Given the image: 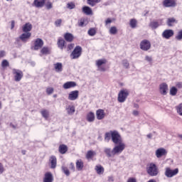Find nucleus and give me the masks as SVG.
I'll return each instance as SVG.
<instances>
[{"mask_svg":"<svg viewBox=\"0 0 182 182\" xmlns=\"http://www.w3.org/2000/svg\"><path fill=\"white\" fill-rule=\"evenodd\" d=\"M105 63H106L105 60H98L96 61V65L100 72H105V70H106V69L104 67H102V65H105Z\"/></svg>","mask_w":182,"mask_h":182,"instance_id":"16","label":"nucleus"},{"mask_svg":"<svg viewBox=\"0 0 182 182\" xmlns=\"http://www.w3.org/2000/svg\"><path fill=\"white\" fill-rule=\"evenodd\" d=\"M58 46L60 49H63L65 48V40L63 39H58Z\"/></svg>","mask_w":182,"mask_h":182,"instance_id":"39","label":"nucleus"},{"mask_svg":"<svg viewBox=\"0 0 182 182\" xmlns=\"http://www.w3.org/2000/svg\"><path fill=\"white\" fill-rule=\"evenodd\" d=\"M42 46H43V40L41 38H36L34 41V46L31 47V49L39 50V49H41Z\"/></svg>","mask_w":182,"mask_h":182,"instance_id":"8","label":"nucleus"},{"mask_svg":"<svg viewBox=\"0 0 182 182\" xmlns=\"http://www.w3.org/2000/svg\"><path fill=\"white\" fill-rule=\"evenodd\" d=\"M14 28H15V21H11V29H14Z\"/></svg>","mask_w":182,"mask_h":182,"instance_id":"62","label":"nucleus"},{"mask_svg":"<svg viewBox=\"0 0 182 182\" xmlns=\"http://www.w3.org/2000/svg\"><path fill=\"white\" fill-rule=\"evenodd\" d=\"M177 88L176 87H172L170 89V95L171 96H176V95H177Z\"/></svg>","mask_w":182,"mask_h":182,"instance_id":"44","label":"nucleus"},{"mask_svg":"<svg viewBox=\"0 0 182 182\" xmlns=\"http://www.w3.org/2000/svg\"><path fill=\"white\" fill-rule=\"evenodd\" d=\"M127 182H137V181H136V178H129L127 180Z\"/></svg>","mask_w":182,"mask_h":182,"instance_id":"58","label":"nucleus"},{"mask_svg":"<svg viewBox=\"0 0 182 182\" xmlns=\"http://www.w3.org/2000/svg\"><path fill=\"white\" fill-rule=\"evenodd\" d=\"M109 32L110 35H116V33H117V28L116 26H112L109 28Z\"/></svg>","mask_w":182,"mask_h":182,"instance_id":"41","label":"nucleus"},{"mask_svg":"<svg viewBox=\"0 0 182 182\" xmlns=\"http://www.w3.org/2000/svg\"><path fill=\"white\" fill-rule=\"evenodd\" d=\"M61 170H62L63 173H64V174H65V176H67V177H69V176H70V171H69V168H68V167L63 166L61 167Z\"/></svg>","mask_w":182,"mask_h":182,"instance_id":"38","label":"nucleus"},{"mask_svg":"<svg viewBox=\"0 0 182 182\" xmlns=\"http://www.w3.org/2000/svg\"><path fill=\"white\" fill-rule=\"evenodd\" d=\"M13 75L14 76L15 82H21L22 77H23V73L18 69H13Z\"/></svg>","mask_w":182,"mask_h":182,"instance_id":"7","label":"nucleus"},{"mask_svg":"<svg viewBox=\"0 0 182 182\" xmlns=\"http://www.w3.org/2000/svg\"><path fill=\"white\" fill-rule=\"evenodd\" d=\"M132 114H134V116H139V111L134 110Z\"/></svg>","mask_w":182,"mask_h":182,"instance_id":"61","label":"nucleus"},{"mask_svg":"<svg viewBox=\"0 0 182 182\" xmlns=\"http://www.w3.org/2000/svg\"><path fill=\"white\" fill-rule=\"evenodd\" d=\"M112 132L113 131L106 132L105 134V141H106L107 143H109V141H110V139H112Z\"/></svg>","mask_w":182,"mask_h":182,"instance_id":"34","label":"nucleus"},{"mask_svg":"<svg viewBox=\"0 0 182 182\" xmlns=\"http://www.w3.org/2000/svg\"><path fill=\"white\" fill-rule=\"evenodd\" d=\"M58 150L60 153V154H66V151H68V146L65 144L60 145Z\"/></svg>","mask_w":182,"mask_h":182,"instance_id":"27","label":"nucleus"},{"mask_svg":"<svg viewBox=\"0 0 182 182\" xmlns=\"http://www.w3.org/2000/svg\"><path fill=\"white\" fill-rule=\"evenodd\" d=\"M65 110H67L68 114L72 115L73 113H75V106L73 105H68L65 107Z\"/></svg>","mask_w":182,"mask_h":182,"instance_id":"25","label":"nucleus"},{"mask_svg":"<svg viewBox=\"0 0 182 182\" xmlns=\"http://www.w3.org/2000/svg\"><path fill=\"white\" fill-rule=\"evenodd\" d=\"M176 87H178V89H182V82H178Z\"/></svg>","mask_w":182,"mask_h":182,"instance_id":"60","label":"nucleus"},{"mask_svg":"<svg viewBox=\"0 0 182 182\" xmlns=\"http://www.w3.org/2000/svg\"><path fill=\"white\" fill-rule=\"evenodd\" d=\"M95 170L99 176H102L105 173V168L102 166V165H96L95 167Z\"/></svg>","mask_w":182,"mask_h":182,"instance_id":"21","label":"nucleus"},{"mask_svg":"<svg viewBox=\"0 0 182 182\" xmlns=\"http://www.w3.org/2000/svg\"><path fill=\"white\" fill-rule=\"evenodd\" d=\"M155 156L157 159H161L163 156H167V150L164 148H159L155 151Z\"/></svg>","mask_w":182,"mask_h":182,"instance_id":"11","label":"nucleus"},{"mask_svg":"<svg viewBox=\"0 0 182 182\" xmlns=\"http://www.w3.org/2000/svg\"><path fill=\"white\" fill-rule=\"evenodd\" d=\"M166 23L168 26H173L174 23H177V21H176V18H168Z\"/></svg>","mask_w":182,"mask_h":182,"instance_id":"35","label":"nucleus"},{"mask_svg":"<svg viewBox=\"0 0 182 182\" xmlns=\"http://www.w3.org/2000/svg\"><path fill=\"white\" fill-rule=\"evenodd\" d=\"M53 7V4H52V2L48 1V2L46 3V8L47 9H52Z\"/></svg>","mask_w":182,"mask_h":182,"instance_id":"48","label":"nucleus"},{"mask_svg":"<svg viewBox=\"0 0 182 182\" xmlns=\"http://www.w3.org/2000/svg\"><path fill=\"white\" fill-rule=\"evenodd\" d=\"M43 182H53V175L50 172H47L44 175Z\"/></svg>","mask_w":182,"mask_h":182,"instance_id":"17","label":"nucleus"},{"mask_svg":"<svg viewBox=\"0 0 182 182\" xmlns=\"http://www.w3.org/2000/svg\"><path fill=\"white\" fill-rule=\"evenodd\" d=\"M87 33L90 36H95L96 35V28H91L88 30Z\"/></svg>","mask_w":182,"mask_h":182,"instance_id":"43","label":"nucleus"},{"mask_svg":"<svg viewBox=\"0 0 182 182\" xmlns=\"http://www.w3.org/2000/svg\"><path fill=\"white\" fill-rule=\"evenodd\" d=\"M1 66L3 68H6V66H9V63L6 60H4L1 63Z\"/></svg>","mask_w":182,"mask_h":182,"instance_id":"49","label":"nucleus"},{"mask_svg":"<svg viewBox=\"0 0 182 182\" xmlns=\"http://www.w3.org/2000/svg\"><path fill=\"white\" fill-rule=\"evenodd\" d=\"M69 168H70V170H72V171H75V164H73V163H70Z\"/></svg>","mask_w":182,"mask_h":182,"instance_id":"54","label":"nucleus"},{"mask_svg":"<svg viewBox=\"0 0 182 182\" xmlns=\"http://www.w3.org/2000/svg\"><path fill=\"white\" fill-rule=\"evenodd\" d=\"M50 167L52 168H56V165H57V159L56 156H52L50 158Z\"/></svg>","mask_w":182,"mask_h":182,"instance_id":"23","label":"nucleus"},{"mask_svg":"<svg viewBox=\"0 0 182 182\" xmlns=\"http://www.w3.org/2000/svg\"><path fill=\"white\" fill-rule=\"evenodd\" d=\"M176 113L179 115V116H182V103L178 105L176 107Z\"/></svg>","mask_w":182,"mask_h":182,"instance_id":"40","label":"nucleus"},{"mask_svg":"<svg viewBox=\"0 0 182 182\" xmlns=\"http://www.w3.org/2000/svg\"><path fill=\"white\" fill-rule=\"evenodd\" d=\"M75 4L73 3H68L67 4V8H68V9H75Z\"/></svg>","mask_w":182,"mask_h":182,"instance_id":"52","label":"nucleus"},{"mask_svg":"<svg viewBox=\"0 0 182 182\" xmlns=\"http://www.w3.org/2000/svg\"><path fill=\"white\" fill-rule=\"evenodd\" d=\"M129 26L132 29H134V28H137V20L136 18H132L129 21Z\"/></svg>","mask_w":182,"mask_h":182,"instance_id":"30","label":"nucleus"},{"mask_svg":"<svg viewBox=\"0 0 182 182\" xmlns=\"http://www.w3.org/2000/svg\"><path fill=\"white\" fill-rule=\"evenodd\" d=\"M174 35V31L171 29H167L164 31L162 33V37L164 38V39H170L171 36Z\"/></svg>","mask_w":182,"mask_h":182,"instance_id":"14","label":"nucleus"},{"mask_svg":"<svg viewBox=\"0 0 182 182\" xmlns=\"http://www.w3.org/2000/svg\"><path fill=\"white\" fill-rule=\"evenodd\" d=\"M146 137L148 139H151V137H153V135L151 134H149L146 135Z\"/></svg>","mask_w":182,"mask_h":182,"instance_id":"63","label":"nucleus"},{"mask_svg":"<svg viewBox=\"0 0 182 182\" xmlns=\"http://www.w3.org/2000/svg\"><path fill=\"white\" fill-rule=\"evenodd\" d=\"M82 12L85 14V15H92V9L87 6L82 7Z\"/></svg>","mask_w":182,"mask_h":182,"instance_id":"28","label":"nucleus"},{"mask_svg":"<svg viewBox=\"0 0 182 182\" xmlns=\"http://www.w3.org/2000/svg\"><path fill=\"white\" fill-rule=\"evenodd\" d=\"M112 141L114 144H117L115 146H122V150L126 149V144L123 142V139H122V136L119 134V132L117 130H114L112 132Z\"/></svg>","mask_w":182,"mask_h":182,"instance_id":"2","label":"nucleus"},{"mask_svg":"<svg viewBox=\"0 0 182 182\" xmlns=\"http://www.w3.org/2000/svg\"><path fill=\"white\" fill-rule=\"evenodd\" d=\"M6 55V53L4 50H1L0 51V59H1V58L5 57Z\"/></svg>","mask_w":182,"mask_h":182,"instance_id":"55","label":"nucleus"},{"mask_svg":"<svg viewBox=\"0 0 182 182\" xmlns=\"http://www.w3.org/2000/svg\"><path fill=\"white\" fill-rule=\"evenodd\" d=\"M112 22V20L110 18H107L106 21H105V25L107 26L109 25V23H110Z\"/></svg>","mask_w":182,"mask_h":182,"instance_id":"59","label":"nucleus"},{"mask_svg":"<svg viewBox=\"0 0 182 182\" xmlns=\"http://www.w3.org/2000/svg\"><path fill=\"white\" fill-rule=\"evenodd\" d=\"M87 120L90 123H92V122H95V113L90 112L87 114Z\"/></svg>","mask_w":182,"mask_h":182,"instance_id":"29","label":"nucleus"},{"mask_svg":"<svg viewBox=\"0 0 182 182\" xmlns=\"http://www.w3.org/2000/svg\"><path fill=\"white\" fill-rule=\"evenodd\" d=\"M5 171V168H4V165L2 164H0V174H2Z\"/></svg>","mask_w":182,"mask_h":182,"instance_id":"56","label":"nucleus"},{"mask_svg":"<svg viewBox=\"0 0 182 182\" xmlns=\"http://www.w3.org/2000/svg\"><path fill=\"white\" fill-rule=\"evenodd\" d=\"M149 26L151 28V29H157V28L160 26V24L158 21H151L149 23Z\"/></svg>","mask_w":182,"mask_h":182,"instance_id":"37","label":"nucleus"},{"mask_svg":"<svg viewBox=\"0 0 182 182\" xmlns=\"http://www.w3.org/2000/svg\"><path fill=\"white\" fill-rule=\"evenodd\" d=\"M175 39H176V41L182 40V30L178 32V34L176 36Z\"/></svg>","mask_w":182,"mask_h":182,"instance_id":"47","label":"nucleus"},{"mask_svg":"<svg viewBox=\"0 0 182 182\" xmlns=\"http://www.w3.org/2000/svg\"><path fill=\"white\" fill-rule=\"evenodd\" d=\"M82 56V47L77 46L70 55V59H79Z\"/></svg>","mask_w":182,"mask_h":182,"instance_id":"5","label":"nucleus"},{"mask_svg":"<svg viewBox=\"0 0 182 182\" xmlns=\"http://www.w3.org/2000/svg\"><path fill=\"white\" fill-rule=\"evenodd\" d=\"M41 113L44 119H48V117H49V111L47 109L41 110Z\"/></svg>","mask_w":182,"mask_h":182,"instance_id":"42","label":"nucleus"},{"mask_svg":"<svg viewBox=\"0 0 182 182\" xmlns=\"http://www.w3.org/2000/svg\"><path fill=\"white\" fill-rule=\"evenodd\" d=\"M32 31V24L30 23H26L23 26V32L26 33H29Z\"/></svg>","mask_w":182,"mask_h":182,"instance_id":"24","label":"nucleus"},{"mask_svg":"<svg viewBox=\"0 0 182 182\" xmlns=\"http://www.w3.org/2000/svg\"><path fill=\"white\" fill-rule=\"evenodd\" d=\"M123 146H115L112 149L111 148L105 147L104 149V153H105L107 157H114V156L122 154L123 153Z\"/></svg>","mask_w":182,"mask_h":182,"instance_id":"1","label":"nucleus"},{"mask_svg":"<svg viewBox=\"0 0 182 182\" xmlns=\"http://www.w3.org/2000/svg\"><path fill=\"white\" fill-rule=\"evenodd\" d=\"M102 0H87V4L90 6H95L97 4H100Z\"/></svg>","mask_w":182,"mask_h":182,"instance_id":"32","label":"nucleus"},{"mask_svg":"<svg viewBox=\"0 0 182 182\" xmlns=\"http://www.w3.org/2000/svg\"><path fill=\"white\" fill-rule=\"evenodd\" d=\"M62 23V19H58L55 22V26H60Z\"/></svg>","mask_w":182,"mask_h":182,"instance_id":"53","label":"nucleus"},{"mask_svg":"<svg viewBox=\"0 0 182 182\" xmlns=\"http://www.w3.org/2000/svg\"><path fill=\"white\" fill-rule=\"evenodd\" d=\"M77 84L75 81H68L63 84V89L68 90L71 89V87H76Z\"/></svg>","mask_w":182,"mask_h":182,"instance_id":"15","label":"nucleus"},{"mask_svg":"<svg viewBox=\"0 0 182 182\" xmlns=\"http://www.w3.org/2000/svg\"><path fill=\"white\" fill-rule=\"evenodd\" d=\"M94 156H96V152L95 151H88L86 154V159L90 160V159H92Z\"/></svg>","mask_w":182,"mask_h":182,"instance_id":"36","label":"nucleus"},{"mask_svg":"<svg viewBox=\"0 0 182 182\" xmlns=\"http://www.w3.org/2000/svg\"><path fill=\"white\" fill-rule=\"evenodd\" d=\"M146 173L151 177H156L159 176V167L154 163L149 164L146 166Z\"/></svg>","mask_w":182,"mask_h":182,"instance_id":"3","label":"nucleus"},{"mask_svg":"<svg viewBox=\"0 0 182 182\" xmlns=\"http://www.w3.org/2000/svg\"><path fill=\"white\" fill-rule=\"evenodd\" d=\"M85 22H86V20H85V18H81L78 21V26L83 28V26H86V23H85Z\"/></svg>","mask_w":182,"mask_h":182,"instance_id":"45","label":"nucleus"},{"mask_svg":"<svg viewBox=\"0 0 182 182\" xmlns=\"http://www.w3.org/2000/svg\"><path fill=\"white\" fill-rule=\"evenodd\" d=\"M134 107L135 109H139V105H138V104H134Z\"/></svg>","mask_w":182,"mask_h":182,"instance_id":"64","label":"nucleus"},{"mask_svg":"<svg viewBox=\"0 0 182 182\" xmlns=\"http://www.w3.org/2000/svg\"><path fill=\"white\" fill-rule=\"evenodd\" d=\"M145 60H146V62H149V63H151V62H153V58H151V56L149 55H146Z\"/></svg>","mask_w":182,"mask_h":182,"instance_id":"50","label":"nucleus"},{"mask_svg":"<svg viewBox=\"0 0 182 182\" xmlns=\"http://www.w3.org/2000/svg\"><path fill=\"white\" fill-rule=\"evenodd\" d=\"M96 116H97V120H103V119H105V110L103 109H98L96 112Z\"/></svg>","mask_w":182,"mask_h":182,"instance_id":"19","label":"nucleus"},{"mask_svg":"<svg viewBox=\"0 0 182 182\" xmlns=\"http://www.w3.org/2000/svg\"><path fill=\"white\" fill-rule=\"evenodd\" d=\"M151 48V43L148 40H144L140 43L141 50L147 51Z\"/></svg>","mask_w":182,"mask_h":182,"instance_id":"9","label":"nucleus"},{"mask_svg":"<svg viewBox=\"0 0 182 182\" xmlns=\"http://www.w3.org/2000/svg\"><path fill=\"white\" fill-rule=\"evenodd\" d=\"M32 36V33H24L20 36V39L22 41V42L26 43L28 39Z\"/></svg>","mask_w":182,"mask_h":182,"instance_id":"22","label":"nucleus"},{"mask_svg":"<svg viewBox=\"0 0 182 182\" xmlns=\"http://www.w3.org/2000/svg\"><path fill=\"white\" fill-rule=\"evenodd\" d=\"M53 87H48L46 89V93L47 95H52V93H53Z\"/></svg>","mask_w":182,"mask_h":182,"instance_id":"51","label":"nucleus"},{"mask_svg":"<svg viewBox=\"0 0 182 182\" xmlns=\"http://www.w3.org/2000/svg\"><path fill=\"white\" fill-rule=\"evenodd\" d=\"M75 164L76 168L78 171H82L83 170V167L85 165L82 159L77 160Z\"/></svg>","mask_w":182,"mask_h":182,"instance_id":"20","label":"nucleus"},{"mask_svg":"<svg viewBox=\"0 0 182 182\" xmlns=\"http://www.w3.org/2000/svg\"><path fill=\"white\" fill-rule=\"evenodd\" d=\"M122 65L125 69H129L130 64L129 63V61L127 60H122Z\"/></svg>","mask_w":182,"mask_h":182,"instance_id":"46","label":"nucleus"},{"mask_svg":"<svg viewBox=\"0 0 182 182\" xmlns=\"http://www.w3.org/2000/svg\"><path fill=\"white\" fill-rule=\"evenodd\" d=\"M73 48H75V44H70L68 46V50H72V49H73Z\"/></svg>","mask_w":182,"mask_h":182,"instance_id":"57","label":"nucleus"},{"mask_svg":"<svg viewBox=\"0 0 182 182\" xmlns=\"http://www.w3.org/2000/svg\"><path fill=\"white\" fill-rule=\"evenodd\" d=\"M129 96V90L127 89L121 90L118 94L117 100L119 103H124L126 99Z\"/></svg>","mask_w":182,"mask_h":182,"instance_id":"4","label":"nucleus"},{"mask_svg":"<svg viewBox=\"0 0 182 182\" xmlns=\"http://www.w3.org/2000/svg\"><path fill=\"white\" fill-rule=\"evenodd\" d=\"M41 53H42V55H50V48L48 47H43L41 50Z\"/></svg>","mask_w":182,"mask_h":182,"instance_id":"33","label":"nucleus"},{"mask_svg":"<svg viewBox=\"0 0 182 182\" xmlns=\"http://www.w3.org/2000/svg\"><path fill=\"white\" fill-rule=\"evenodd\" d=\"M34 5L36 8H42L45 5V0H34Z\"/></svg>","mask_w":182,"mask_h":182,"instance_id":"26","label":"nucleus"},{"mask_svg":"<svg viewBox=\"0 0 182 182\" xmlns=\"http://www.w3.org/2000/svg\"><path fill=\"white\" fill-rule=\"evenodd\" d=\"M68 99V100H71V102L77 100V99H79V90H74L70 92Z\"/></svg>","mask_w":182,"mask_h":182,"instance_id":"10","label":"nucleus"},{"mask_svg":"<svg viewBox=\"0 0 182 182\" xmlns=\"http://www.w3.org/2000/svg\"><path fill=\"white\" fill-rule=\"evenodd\" d=\"M167 90H168V85L166 82H163L159 85V92L161 95L166 96L167 95Z\"/></svg>","mask_w":182,"mask_h":182,"instance_id":"13","label":"nucleus"},{"mask_svg":"<svg viewBox=\"0 0 182 182\" xmlns=\"http://www.w3.org/2000/svg\"><path fill=\"white\" fill-rule=\"evenodd\" d=\"M55 71L57 73H60L63 70V64L62 63H56L53 65Z\"/></svg>","mask_w":182,"mask_h":182,"instance_id":"18","label":"nucleus"},{"mask_svg":"<svg viewBox=\"0 0 182 182\" xmlns=\"http://www.w3.org/2000/svg\"><path fill=\"white\" fill-rule=\"evenodd\" d=\"M178 174V168H175L173 170L171 169L170 167H166L165 168V173L164 175L166 177H168V178H171L174 177V176H177Z\"/></svg>","mask_w":182,"mask_h":182,"instance_id":"6","label":"nucleus"},{"mask_svg":"<svg viewBox=\"0 0 182 182\" xmlns=\"http://www.w3.org/2000/svg\"><path fill=\"white\" fill-rule=\"evenodd\" d=\"M64 38L67 42H72V41H73V35L70 33H66L64 35Z\"/></svg>","mask_w":182,"mask_h":182,"instance_id":"31","label":"nucleus"},{"mask_svg":"<svg viewBox=\"0 0 182 182\" xmlns=\"http://www.w3.org/2000/svg\"><path fill=\"white\" fill-rule=\"evenodd\" d=\"M163 4L166 8H174L177 6L176 0H164Z\"/></svg>","mask_w":182,"mask_h":182,"instance_id":"12","label":"nucleus"}]
</instances>
